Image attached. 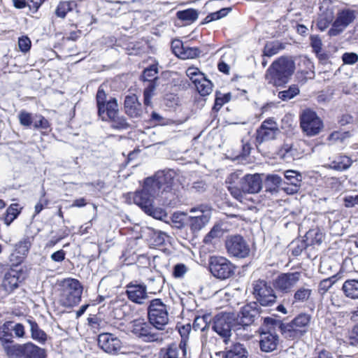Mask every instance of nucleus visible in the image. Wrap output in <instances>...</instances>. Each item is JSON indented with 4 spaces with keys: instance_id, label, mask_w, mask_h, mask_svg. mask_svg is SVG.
Wrapping results in <instances>:
<instances>
[{
    "instance_id": "nucleus-1",
    "label": "nucleus",
    "mask_w": 358,
    "mask_h": 358,
    "mask_svg": "<svg viewBox=\"0 0 358 358\" xmlns=\"http://www.w3.org/2000/svg\"><path fill=\"white\" fill-rule=\"evenodd\" d=\"M295 71V62L291 57L282 56L275 59L266 71L268 84L280 87L287 84Z\"/></svg>"
},
{
    "instance_id": "nucleus-2",
    "label": "nucleus",
    "mask_w": 358,
    "mask_h": 358,
    "mask_svg": "<svg viewBox=\"0 0 358 358\" xmlns=\"http://www.w3.org/2000/svg\"><path fill=\"white\" fill-rule=\"evenodd\" d=\"M59 301L64 307H72L81 301L83 287L75 278L64 279L60 283Z\"/></svg>"
},
{
    "instance_id": "nucleus-3",
    "label": "nucleus",
    "mask_w": 358,
    "mask_h": 358,
    "mask_svg": "<svg viewBox=\"0 0 358 358\" xmlns=\"http://www.w3.org/2000/svg\"><path fill=\"white\" fill-rule=\"evenodd\" d=\"M311 320L310 315L300 313L289 322H283L282 336L288 340L299 339L308 331Z\"/></svg>"
},
{
    "instance_id": "nucleus-4",
    "label": "nucleus",
    "mask_w": 358,
    "mask_h": 358,
    "mask_svg": "<svg viewBox=\"0 0 358 358\" xmlns=\"http://www.w3.org/2000/svg\"><path fill=\"white\" fill-rule=\"evenodd\" d=\"M238 326L234 315L225 313L215 317L212 329L223 340L224 344L227 345L231 341L232 331L239 329Z\"/></svg>"
},
{
    "instance_id": "nucleus-5",
    "label": "nucleus",
    "mask_w": 358,
    "mask_h": 358,
    "mask_svg": "<svg viewBox=\"0 0 358 358\" xmlns=\"http://www.w3.org/2000/svg\"><path fill=\"white\" fill-rule=\"evenodd\" d=\"M157 186L150 179H145L143 188L134 193H130L129 199L138 206L143 211L149 210V206L155 203V199L159 195L156 190Z\"/></svg>"
},
{
    "instance_id": "nucleus-6",
    "label": "nucleus",
    "mask_w": 358,
    "mask_h": 358,
    "mask_svg": "<svg viewBox=\"0 0 358 358\" xmlns=\"http://www.w3.org/2000/svg\"><path fill=\"white\" fill-rule=\"evenodd\" d=\"M252 294L258 305L272 306L275 303L277 296L270 282L259 279L252 282Z\"/></svg>"
},
{
    "instance_id": "nucleus-7",
    "label": "nucleus",
    "mask_w": 358,
    "mask_h": 358,
    "mask_svg": "<svg viewBox=\"0 0 358 358\" xmlns=\"http://www.w3.org/2000/svg\"><path fill=\"white\" fill-rule=\"evenodd\" d=\"M96 103L98 115L103 121H108L110 117L119 113L117 99L115 97L108 99L102 85L97 90Z\"/></svg>"
},
{
    "instance_id": "nucleus-8",
    "label": "nucleus",
    "mask_w": 358,
    "mask_h": 358,
    "mask_svg": "<svg viewBox=\"0 0 358 358\" xmlns=\"http://www.w3.org/2000/svg\"><path fill=\"white\" fill-rule=\"evenodd\" d=\"M150 323L157 330H163L169 322V310L161 299H155L150 302L148 308Z\"/></svg>"
},
{
    "instance_id": "nucleus-9",
    "label": "nucleus",
    "mask_w": 358,
    "mask_h": 358,
    "mask_svg": "<svg viewBox=\"0 0 358 358\" xmlns=\"http://www.w3.org/2000/svg\"><path fill=\"white\" fill-rule=\"evenodd\" d=\"M300 127L303 132L308 136L317 135L323 128V122L317 113L310 110L306 109L299 116Z\"/></svg>"
},
{
    "instance_id": "nucleus-10",
    "label": "nucleus",
    "mask_w": 358,
    "mask_h": 358,
    "mask_svg": "<svg viewBox=\"0 0 358 358\" xmlns=\"http://www.w3.org/2000/svg\"><path fill=\"white\" fill-rule=\"evenodd\" d=\"M131 333L145 342H154L159 339L157 329L144 319H136L130 322L129 327Z\"/></svg>"
},
{
    "instance_id": "nucleus-11",
    "label": "nucleus",
    "mask_w": 358,
    "mask_h": 358,
    "mask_svg": "<svg viewBox=\"0 0 358 358\" xmlns=\"http://www.w3.org/2000/svg\"><path fill=\"white\" fill-rule=\"evenodd\" d=\"M209 268L214 277L226 280L234 274L235 266L227 258L215 256L210 258Z\"/></svg>"
},
{
    "instance_id": "nucleus-12",
    "label": "nucleus",
    "mask_w": 358,
    "mask_h": 358,
    "mask_svg": "<svg viewBox=\"0 0 358 358\" xmlns=\"http://www.w3.org/2000/svg\"><path fill=\"white\" fill-rule=\"evenodd\" d=\"M225 247L229 256L243 259L249 256L250 248L247 241L241 235H231L227 238Z\"/></svg>"
},
{
    "instance_id": "nucleus-13",
    "label": "nucleus",
    "mask_w": 358,
    "mask_h": 358,
    "mask_svg": "<svg viewBox=\"0 0 358 358\" xmlns=\"http://www.w3.org/2000/svg\"><path fill=\"white\" fill-rule=\"evenodd\" d=\"M177 173L173 169L158 171L154 176L148 177L157 186V191L160 194L171 189Z\"/></svg>"
},
{
    "instance_id": "nucleus-14",
    "label": "nucleus",
    "mask_w": 358,
    "mask_h": 358,
    "mask_svg": "<svg viewBox=\"0 0 358 358\" xmlns=\"http://www.w3.org/2000/svg\"><path fill=\"white\" fill-rule=\"evenodd\" d=\"M355 11L343 9L338 12L336 18L328 31L330 36H336L342 33L355 19Z\"/></svg>"
},
{
    "instance_id": "nucleus-15",
    "label": "nucleus",
    "mask_w": 358,
    "mask_h": 358,
    "mask_svg": "<svg viewBox=\"0 0 358 358\" xmlns=\"http://www.w3.org/2000/svg\"><path fill=\"white\" fill-rule=\"evenodd\" d=\"M261 312V308L255 302L245 305L242 307L238 314L240 318L239 326H242L245 329V327L254 324L259 319L262 320V318L260 317Z\"/></svg>"
},
{
    "instance_id": "nucleus-16",
    "label": "nucleus",
    "mask_w": 358,
    "mask_h": 358,
    "mask_svg": "<svg viewBox=\"0 0 358 358\" xmlns=\"http://www.w3.org/2000/svg\"><path fill=\"white\" fill-rule=\"evenodd\" d=\"M98 345L105 352L117 354L122 348V343L117 336L110 333H102L98 336Z\"/></svg>"
},
{
    "instance_id": "nucleus-17",
    "label": "nucleus",
    "mask_w": 358,
    "mask_h": 358,
    "mask_svg": "<svg viewBox=\"0 0 358 358\" xmlns=\"http://www.w3.org/2000/svg\"><path fill=\"white\" fill-rule=\"evenodd\" d=\"M301 277L300 272L282 273L275 280V288L283 292L288 293L297 284Z\"/></svg>"
},
{
    "instance_id": "nucleus-18",
    "label": "nucleus",
    "mask_w": 358,
    "mask_h": 358,
    "mask_svg": "<svg viewBox=\"0 0 358 358\" xmlns=\"http://www.w3.org/2000/svg\"><path fill=\"white\" fill-rule=\"evenodd\" d=\"M126 288L128 299L134 303L143 304L148 297L147 287L143 283H138L137 281L131 282Z\"/></svg>"
},
{
    "instance_id": "nucleus-19",
    "label": "nucleus",
    "mask_w": 358,
    "mask_h": 358,
    "mask_svg": "<svg viewBox=\"0 0 358 358\" xmlns=\"http://www.w3.org/2000/svg\"><path fill=\"white\" fill-rule=\"evenodd\" d=\"M238 184L242 185V191L246 194L258 193L262 187V180L258 173L253 175L247 174L243 178H239Z\"/></svg>"
},
{
    "instance_id": "nucleus-20",
    "label": "nucleus",
    "mask_w": 358,
    "mask_h": 358,
    "mask_svg": "<svg viewBox=\"0 0 358 358\" xmlns=\"http://www.w3.org/2000/svg\"><path fill=\"white\" fill-rule=\"evenodd\" d=\"M279 342V336L275 332L268 329L260 331L259 346L262 351L266 352L274 351L277 349Z\"/></svg>"
},
{
    "instance_id": "nucleus-21",
    "label": "nucleus",
    "mask_w": 358,
    "mask_h": 358,
    "mask_svg": "<svg viewBox=\"0 0 358 358\" xmlns=\"http://www.w3.org/2000/svg\"><path fill=\"white\" fill-rule=\"evenodd\" d=\"M124 113L131 118H140L143 115L142 105L136 94L127 95L124 101Z\"/></svg>"
},
{
    "instance_id": "nucleus-22",
    "label": "nucleus",
    "mask_w": 358,
    "mask_h": 358,
    "mask_svg": "<svg viewBox=\"0 0 358 358\" xmlns=\"http://www.w3.org/2000/svg\"><path fill=\"white\" fill-rule=\"evenodd\" d=\"M240 173L237 172L232 173L227 178L226 182L229 184L228 190L231 196L238 201L243 199V195L245 194L242 191V185L238 184Z\"/></svg>"
},
{
    "instance_id": "nucleus-23",
    "label": "nucleus",
    "mask_w": 358,
    "mask_h": 358,
    "mask_svg": "<svg viewBox=\"0 0 358 358\" xmlns=\"http://www.w3.org/2000/svg\"><path fill=\"white\" fill-rule=\"evenodd\" d=\"M284 176L288 183L292 186L290 189L289 188H284L285 190L290 194L297 192L302 180L301 173L294 170H287L284 172Z\"/></svg>"
},
{
    "instance_id": "nucleus-24",
    "label": "nucleus",
    "mask_w": 358,
    "mask_h": 358,
    "mask_svg": "<svg viewBox=\"0 0 358 358\" xmlns=\"http://www.w3.org/2000/svg\"><path fill=\"white\" fill-rule=\"evenodd\" d=\"M341 290L345 297L353 300L358 299V280H346L342 285Z\"/></svg>"
},
{
    "instance_id": "nucleus-25",
    "label": "nucleus",
    "mask_w": 358,
    "mask_h": 358,
    "mask_svg": "<svg viewBox=\"0 0 358 358\" xmlns=\"http://www.w3.org/2000/svg\"><path fill=\"white\" fill-rule=\"evenodd\" d=\"M43 349L36 346L32 343L23 344L22 355L23 358H43Z\"/></svg>"
},
{
    "instance_id": "nucleus-26",
    "label": "nucleus",
    "mask_w": 358,
    "mask_h": 358,
    "mask_svg": "<svg viewBox=\"0 0 358 358\" xmlns=\"http://www.w3.org/2000/svg\"><path fill=\"white\" fill-rule=\"evenodd\" d=\"M201 215L192 217L190 219V227L193 231H199L209 222L210 215L209 213H205L203 209L200 210Z\"/></svg>"
},
{
    "instance_id": "nucleus-27",
    "label": "nucleus",
    "mask_w": 358,
    "mask_h": 358,
    "mask_svg": "<svg viewBox=\"0 0 358 358\" xmlns=\"http://www.w3.org/2000/svg\"><path fill=\"white\" fill-rule=\"evenodd\" d=\"M248 352L243 344L236 343L224 352V358H248Z\"/></svg>"
},
{
    "instance_id": "nucleus-28",
    "label": "nucleus",
    "mask_w": 358,
    "mask_h": 358,
    "mask_svg": "<svg viewBox=\"0 0 358 358\" xmlns=\"http://www.w3.org/2000/svg\"><path fill=\"white\" fill-rule=\"evenodd\" d=\"M278 129H272V128H266L265 124H262L257 131V141L259 143L273 140L275 138Z\"/></svg>"
},
{
    "instance_id": "nucleus-29",
    "label": "nucleus",
    "mask_w": 358,
    "mask_h": 358,
    "mask_svg": "<svg viewBox=\"0 0 358 358\" xmlns=\"http://www.w3.org/2000/svg\"><path fill=\"white\" fill-rule=\"evenodd\" d=\"M313 293V290L306 287H300L294 294L292 304L303 303L309 300Z\"/></svg>"
},
{
    "instance_id": "nucleus-30",
    "label": "nucleus",
    "mask_w": 358,
    "mask_h": 358,
    "mask_svg": "<svg viewBox=\"0 0 358 358\" xmlns=\"http://www.w3.org/2000/svg\"><path fill=\"white\" fill-rule=\"evenodd\" d=\"M19 277L15 271L8 272L5 274L3 286L8 292H12L18 287Z\"/></svg>"
},
{
    "instance_id": "nucleus-31",
    "label": "nucleus",
    "mask_w": 358,
    "mask_h": 358,
    "mask_svg": "<svg viewBox=\"0 0 358 358\" xmlns=\"http://www.w3.org/2000/svg\"><path fill=\"white\" fill-rule=\"evenodd\" d=\"M195 81L194 86L201 96H204L210 94L213 90V84L205 76L202 79H195Z\"/></svg>"
},
{
    "instance_id": "nucleus-32",
    "label": "nucleus",
    "mask_w": 358,
    "mask_h": 358,
    "mask_svg": "<svg viewBox=\"0 0 358 358\" xmlns=\"http://www.w3.org/2000/svg\"><path fill=\"white\" fill-rule=\"evenodd\" d=\"M352 159L345 155H341L331 162L330 167L336 171H344L352 165Z\"/></svg>"
},
{
    "instance_id": "nucleus-33",
    "label": "nucleus",
    "mask_w": 358,
    "mask_h": 358,
    "mask_svg": "<svg viewBox=\"0 0 358 358\" xmlns=\"http://www.w3.org/2000/svg\"><path fill=\"white\" fill-rule=\"evenodd\" d=\"M76 6L77 3L75 1H61L55 10V15L58 17L64 18L66 14Z\"/></svg>"
},
{
    "instance_id": "nucleus-34",
    "label": "nucleus",
    "mask_w": 358,
    "mask_h": 358,
    "mask_svg": "<svg viewBox=\"0 0 358 358\" xmlns=\"http://www.w3.org/2000/svg\"><path fill=\"white\" fill-rule=\"evenodd\" d=\"M285 49V45L278 41L266 43L264 46L262 57H271Z\"/></svg>"
},
{
    "instance_id": "nucleus-35",
    "label": "nucleus",
    "mask_w": 358,
    "mask_h": 358,
    "mask_svg": "<svg viewBox=\"0 0 358 358\" xmlns=\"http://www.w3.org/2000/svg\"><path fill=\"white\" fill-rule=\"evenodd\" d=\"M23 345L14 343H4L3 350L9 358H20L22 355Z\"/></svg>"
},
{
    "instance_id": "nucleus-36",
    "label": "nucleus",
    "mask_w": 358,
    "mask_h": 358,
    "mask_svg": "<svg viewBox=\"0 0 358 358\" xmlns=\"http://www.w3.org/2000/svg\"><path fill=\"white\" fill-rule=\"evenodd\" d=\"M27 322L30 326L31 338L39 343H45L47 339L46 334L39 328L38 324L35 321L28 320Z\"/></svg>"
},
{
    "instance_id": "nucleus-37",
    "label": "nucleus",
    "mask_w": 358,
    "mask_h": 358,
    "mask_svg": "<svg viewBox=\"0 0 358 358\" xmlns=\"http://www.w3.org/2000/svg\"><path fill=\"white\" fill-rule=\"evenodd\" d=\"M107 122H110L111 127L115 129H127L130 127L127 118L123 115H120L119 113L110 117Z\"/></svg>"
},
{
    "instance_id": "nucleus-38",
    "label": "nucleus",
    "mask_w": 358,
    "mask_h": 358,
    "mask_svg": "<svg viewBox=\"0 0 358 358\" xmlns=\"http://www.w3.org/2000/svg\"><path fill=\"white\" fill-rule=\"evenodd\" d=\"M299 93L300 89L299 86L293 84L289 86L287 89L280 91L278 93V97L283 101H288L299 95Z\"/></svg>"
},
{
    "instance_id": "nucleus-39",
    "label": "nucleus",
    "mask_w": 358,
    "mask_h": 358,
    "mask_svg": "<svg viewBox=\"0 0 358 358\" xmlns=\"http://www.w3.org/2000/svg\"><path fill=\"white\" fill-rule=\"evenodd\" d=\"M198 48L189 47L180 41V59H194L200 55Z\"/></svg>"
},
{
    "instance_id": "nucleus-40",
    "label": "nucleus",
    "mask_w": 358,
    "mask_h": 358,
    "mask_svg": "<svg viewBox=\"0 0 358 358\" xmlns=\"http://www.w3.org/2000/svg\"><path fill=\"white\" fill-rule=\"evenodd\" d=\"M224 235V230L221 224H215L211 230L203 238L205 243H212L214 240H217Z\"/></svg>"
},
{
    "instance_id": "nucleus-41",
    "label": "nucleus",
    "mask_w": 358,
    "mask_h": 358,
    "mask_svg": "<svg viewBox=\"0 0 358 358\" xmlns=\"http://www.w3.org/2000/svg\"><path fill=\"white\" fill-rule=\"evenodd\" d=\"M308 246L309 243L306 239H295L290 243L292 254L296 257L299 256Z\"/></svg>"
},
{
    "instance_id": "nucleus-42",
    "label": "nucleus",
    "mask_w": 358,
    "mask_h": 358,
    "mask_svg": "<svg viewBox=\"0 0 358 358\" xmlns=\"http://www.w3.org/2000/svg\"><path fill=\"white\" fill-rule=\"evenodd\" d=\"M283 322H284L282 320H276L270 317H264L263 327L260 328V331L263 330L268 331V329L273 331V329L278 327L280 333H282Z\"/></svg>"
},
{
    "instance_id": "nucleus-43",
    "label": "nucleus",
    "mask_w": 358,
    "mask_h": 358,
    "mask_svg": "<svg viewBox=\"0 0 358 358\" xmlns=\"http://www.w3.org/2000/svg\"><path fill=\"white\" fill-rule=\"evenodd\" d=\"M179 355V346L176 343H172L166 348L161 349L160 358H178Z\"/></svg>"
},
{
    "instance_id": "nucleus-44",
    "label": "nucleus",
    "mask_w": 358,
    "mask_h": 358,
    "mask_svg": "<svg viewBox=\"0 0 358 358\" xmlns=\"http://www.w3.org/2000/svg\"><path fill=\"white\" fill-rule=\"evenodd\" d=\"M309 241V245H320L323 241V234L319 230H309L304 236Z\"/></svg>"
},
{
    "instance_id": "nucleus-45",
    "label": "nucleus",
    "mask_w": 358,
    "mask_h": 358,
    "mask_svg": "<svg viewBox=\"0 0 358 358\" xmlns=\"http://www.w3.org/2000/svg\"><path fill=\"white\" fill-rule=\"evenodd\" d=\"M199 13L196 10L189 8L180 10V21L185 22L186 24H189L196 21L198 18Z\"/></svg>"
},
{
    "instance_id": "nucleus-46",
    "label": "nucleus",
    "mask_w": 358,
    "mask_h": 358,
    "mask_svg": "<svg viewBox=\"0 0 358 358\" xmlns=\"http://www.w3.org/2000/svg\"><path fill=\"white\" fill-rule=\"evenodd\" d=\"M282 183V178L276 174H269L266 176L265 185L267 191L272 192Z\"/></svg>"
},
{
    "instance_id": "nucleus-47",
    "label": "nucleus",
    "mask_w": 358,
    "mask_h": 358,
    "mask_svg": "<svg viewBox=\"0 0 358 358\" xmlns=\"http://www.w3.org/2000/svg\"><path fill=\"white\" fill-rule=\"evenodd\" d=\"M157 86V85L155 81L148 83L143 91L144 104L145 106H150L151 104V99L155 94Z\"/></svg>"
},
{
    "instance_id": "nucleus-48",
    "label": "nucleus",
    "mask_w": 358,
    "mask_h": 358,
    "mask_svg": "<svg viewBox=\"0 0 358 358\" xmlns=\"http://www.w3.org/2000/svg\"><path fill=\"white\" fill-rule=\"evenodd\" d=\"M158 73V69L156 65H150L148 68H146L143 73L142 78L144 81H146L148 83H150L151 81H155L157 80V75Z\"/></svg>"
},
{
    "instance_id": "nucleus-49",
    "label": "nucleus",
    "mask_w": 358,
    "mask_h": 358,
    "mask_svg": "<svg viewBox=\"0 0 358 358\" xmlns=\"http://www.w3.org/2000/svg\"><path fill=\"white\" fill-rule=\"evenodd\" d=\"M333 19L334 15L331 11L322 14L317 20V26L321 31H324L331 23Z\"/></svg>"
},
{
    "instance_id": "nucleus-50",
    "label": "nucleus",
    "mask_w": 358,
    "mask_h": 358,
    "mask_svg": "<svg viewBox=\"0 0 358 358\" xmlns=\"http://www.w3.org/2000/svg\"><path fill=\"white\" fill-rule=\"evenodd\" d=\"M18 119L20 124L26 127H29L34 122V116L25 110L19 113Z\"/></svg>"
},
{
    "instance_id": "nucleus-51",
    "label": "nucleus",
    "mask_w": 358,
    "mask_h": 358,
    "mask_svg": "<svg viewBox=\"0 0 358 358\" xmlns=\"http://www.w3.org/2000/svg\"><path fill=\"white\" fill-rule=\"evenodd\" d=\"M148 215L153 217L155 219L162 220L166 216V213L162 208H155L154 203L149 206V210L144 211Z\"/></svg>"
},
{
    "instance_id": "nucleus-52",
    "label": "nucleus",
    "mask_w": 358,
    "mask_h": 358,
    "mask_svg": "<svg viewBox=\"0 0 358 358\" xmlns=\"http://www.w3.org/2000/svg\"><path fill=\"white\" fill-rule=\"evenodd\" d=\"M31 246V242L29 238H24L22 241H20L17 244H16V250L17 252L22 255H25Z\"/></svg>"
},
{
    "instance_id": "nucleus-53",
    "label": "nucleus",
    "mask_w": 358,
    "mask_h": 358,
    "mask_svg": "<svg viewBox=\"0 0 358 358\" xmlns=\"http://www.w3.org/2000/svg\"><path fill=\"white\" fill-rule=\"evenodd\" d=\"M33 126L35 129H46L49 128L50 124L48 120L40 115L34 116Z\"/></svg>"
},
{
    "instance_id": "nucleus-54",
    "label": "nucleus",
    "mask_w": 358,
    "mask_h": 358,
    "mask_svg": "<svg viewBox=\"0 0 358 358\" xmlns=\"http://www.w3.org/2000/svg\"><path fill=\"white\" fill-rule=\"evenodd\" d=\"M186 74L194 85L196 83L195 79H202L204 76V74L196 67H189L186 71Z\"/></svg>"
},
{
    "instance_id": "nucleus-55",
    "label": "nucleus",
    "mask_w": 358,
    "mask_h": 358,
    "mask_svg": "<svg viewBox=\"0 0 358 358\" xmlns=\"http://www.w3.org/2000/svg\"><path fill=\"white\" fill-rule=\"evenodd\" d=\"M350 136V132L345 131V132H340L338 131L332 132L328 137V141L336 142V141H341L343 142L346 138H349Z\"/></svg>"
},
{
    "instance_id": "nucleus-56",
    "label": "nucleus",
    "mask_w": 358,
    "mask_h": 358,
    "mask_svg": "<svg viewBox=\"0 0 358 358\" xmlns=\"http://www.w3.org/2000/svg\"><path fill=\"white\" fill-rule=\"evenodd\" d=\"M230 99H231L230 94H226L222 96H219L217 94V96H216V98L215 100V104L213 106V109L216 110H219L222 108V106L224 103L229 102L230 101Z\"/></svg>"
},
{
    "instance_id": "nucleus-57",
    "label": "nucleus",
    "mask_w": 358,
    "mask_h": 358,
    "mask_svg": "<svg viewBox=\"0 0 358 358\" xmlns=\"http://www.w3.org/2000/svg\"><path fill=\"white\" fill-rule=\"evenodd\" d=\"M343 64L353 65L358 62V55L355 52H345L342 55Z\"/></svg>"
},
{
    "instance_id": "nucleus-58",
    "label": "nucleus",
    "mask_w": 358,
    "mask_h": 358,
    "mask_svg": "<svg viewBox=\"0 0 358 358\" xmlns=\"http://www.w3.org/2000/svg\"><path fill=\"white\" fill-rule=\"evenodd\" d=\"M191 329H192V328H191V325H190L189 322L183 324L180 327V337H181L180 344H183L184 343H187V339H188V336L191 331Z\"/></svg>"
},
{
    "instance_id": "nucleus-59",
    "label": "nucleus",
    "mask_w": 358,
    "mask_h": 358,
    "mask_svg": "<svg viewBox=\"0 0 358 358\" xmlns=\"http://www.w3.org/2000/svg\"><path fill=\"white\" fill-rule=\"evenodd\" d=\"M31 44V41L27 36H22L19 38L18 46L22 52H28L30 50Z\"/></svg>"
},
{
    "instance_id": "nucleus-60",
    "label": "nucleus",
    "mask_w": 358,
    "mask_h": 358,
    "mask_svg": "<svg viewBox=\"0 0 358 358\" xmlns=\"http://www.w3.org/2000/svg\"><path fill=\"white\" fill-rule=\"evenodd\" d=\"M310 44L313 50L318 53L322 50V43L321 39L317 36H312L310 37Z\"/></svg>"
},
{
    "instance_id": "nucleus-61",
    "label": "nucleus",
    "mask_w": 358,
    "mask_h": 358,
    "mask_svg": "<svg viewBox=\"0 0 358 358\" xmlns=\"http://www.w3.org/2000/svg\"><path fill=\"white\" fill-rule=\"evenodd\" d=\"M194 316V323H193V328L195 331L200 329L201 331H204L206 329L208 328V327H205V324H203V319L198 318L192 312H190Z\"/></svg>"
},
{
    "instance_id": "nucleus-62",
    "label": "nucleus",
    "mask_w": 358,
    "mask_h": 358,
    "mask_svg": "<svg viewBox=\"0 0 358 358\" xmlns=\"http://www.w3.org/2000/svg\"><path fill=\"white\" fill-rule=\"evenodd\" d=\"M65 252L59 250L51 255V259L56 262H61L65 259Z\"/></svg>"
},
{
    "instance_id": "nucleus-63",
    "label": "nucleus",
    "mask_w": 358,
    "mask_h": 358,
    "mask_svg": "<svg viewBox=\"0 0 358 358\" xmlns=\"http://www.w3.org/2000/svg\"><path fill=\"white\" fill-rule=\"evenodd\" d=\"M332 286V282L330 279H324L322 280L319 284V290L326 292Z\"/></svg>"
},
{
    "instance_id": "nucleus-64",
    "label": "nucleus",
    "mask_w": 358,
    "mask_h": 358,
    "mask_svg": "<svg viewBox=\"0 0 358 358\" xmlns=\"http://www.w3.org/2000/svg\"><path fill=\"white\" fill-rule=\"evenodd\" d=\"M350 338L352 345H358V324L352 329Z\"/></svg>"
}]
</instances>
